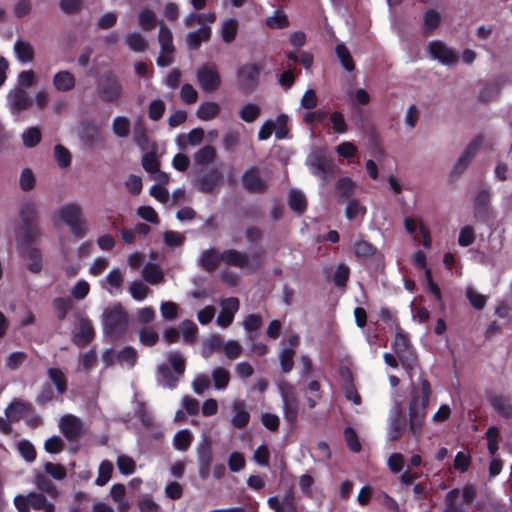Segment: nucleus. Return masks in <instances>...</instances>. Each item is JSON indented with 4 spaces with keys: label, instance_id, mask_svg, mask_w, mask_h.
I'll return each instance as SVG.
<instances>
[{
    "label": "nucleus",
    "instance_id": "f257e3e1",
    "mask_svg": "<svg viewBox=\"0 0 512 512\" xmlns=\"http://www.w3.org/2000/svg\"><path fill=\"white\" fill-rule=\"evenodd\" d=\"M430 395L431 386L427 379L420 377L417 383H412L409 401V430L416 440L422 434Z\"/></svg>",
    "mask_w": 512,
    "mask_h": 512
},
{
    "label": "nucleus",
    "instance_id": "f03ea898",
    "mask_svg": "<svg viewBox=\"0 0 512 512\" xmlns=\"http://www.w3.org/2000/svg\"><path fill=\"white\" fill-rule=\"evenodd\" d=\"M52 222L55 225H66L76 238H83L89 228L83 208L76 202H69L58 207L52 216Z\"/></svg>",
    "mask_w": 512,
    "mask_h": 512
},
{
    "label": "nucleus",
    "instance_id": "7ed1b4c3",
    "mask_svg": "<svg viewBox=\"0 0 512 512\" xmlns=\"http://www.w3.org/2000/svg\"><path fill=\"white\" fill-rule=\"evenodd\" d=\"M265 250L263 248L251 254L236 249H227L220 254V260L229 266H234L249 273L258 271L264 265Z\"/></svg>",
    "mask_w": 512,
    "mask_h": 512
},
{
    "label": "nucleus",
    "instance_id": "20e7f679",
    "mask_svg": "<svg viewBox=\"0 0 512 512\" xmlns=\"http://www.w3.org/2000/svg\"><path fill=\"white\" fill-rule=\"evenodd\" d=\"M102 323L108 335L118 338L127 330L128 314L120 303H115L104 309Z\"/></svg>",
    "mask_w": 512,
    "mask_h": 512
},
{
    "label": "nucleus",
    "instance_id": "39448f33",
    "mask_svg": "<svg viewBox=\"0 0 512 512\" xmlns=\"http://www.w3.org/2000/svg\"><path fill=\"white\" fill-rule=\"evenodd\" d=\"M307 165L310 172L322 180L325 185L334 175V160L321 150L311 152L307 158Z\"/></svg>",
    "mask_w": 512,
    "mask_h": 512
},
{
    "label": "nucleus",
    "instance_id": "423d86ee",
    "mask_svg": "<svg viewBox=\"0 0 512 512\" xmlns=\"http://www.w3.org/2000/svg\"><path fill=\"white\" fill-rule=\"evenodd\" d=\"M196 80L205 93H213L222 85V78L218 66L214 62H206L196 70Z\"/></svg>",
    "mask_w": 512,
    "mask_h": 512
},
{
    "label": "nucleus",
    "instance_id": "0eeeda50",
    "mask_svg": "<svg viewBox=\"0 0 512 512\" xmlns=\"http://www.w3.org/2000/svg\"><path fill=\"white\" fill-rule=\"evenodd\" d=\"M97 94L105 103H116L122 98L123 86L113 73H105L98 81Z\"/></svg>",
    "mask_w": 512,
    "mask_h": 512
},
{
    "label": "nucleus",
    "instance_id": "6e6552de",
    "mask_svg": "<svg viewBox=\"0 0 512 512\" xmlns=\"http://www.w3.org/2000/svg\"><path fill=\"white\" fill-rule=\"evenodd\" d=\"M260 67L254 63L244 64L237 70V84L245 94L252 93L259 83Z\"/></svg>",
    "mask_w": 512,
    "mask_h": 512
},
{
    "label": "nucleus",
    "instance_id": "1a4fd4ad",
    "mask_svg": "<svg viewBox=\"0 0 512 512\" xmlns=\"http://www.w3.org/2000/svg\"><path fill=\"white\" fill-rule=\"evenodd\" d=\"M392 346L402 365L407 369H413L417 361L416 355L411 349L407 335L400 328L397 330Z\"/></svg>",
    "mask_w": 512,
    "mask_h": 512
},
{
    "label": "nucleus",
    "instance_id": "9d476101",
    "mask_svg": "<svg viewBox=\"0 0 512 512\" xmlns=\"http://www.w3.org/2000/svg\"><path fill=\"white\" fill-rule=\"evenodd\" d=\"M59 428L64 436L70 441L78 440L85 433L82 420L72 414H67L61 417L59 421Z\"/></svg>",
    "mask_w": 512,
    "mask_h": 512
},
{
    "label": "nucleus",
    "instance_id": "9b49d317",
    "mask_svg": "<svg viewBox=\"0 0 512 512\" xmlns=\"http://www.w3.org/2000/svg\"><path fill=\"white\" fill-rule=\"evenodd\" d=\"M428 50L431 57L443 65H454L458 61L457 54L442 41H431Z\"/></svg>",
    "mask_w": 512,
    "mask_h": 512
},
{
    "label": "nucleus",
    "instance_id": "f8f14e48",
    "mask_svg": "<svg viewBox=\"0 0 512 512\" xmlns=\"http://www.w3.org/2000/svg\"><path fill=\"white\" fill-rule=\"evenodd\" d=\"M41 236L39 224L19 223L15 232L16 242L19 247H29L30 244L37 241Z\"/></svg>",
    "mask_w": 512,
    "mask_h": 512
},
{
    "label": "nucleus",
    "instance_id": "ddd939ff",
    "mask_svg": "<svg viewBox=\"0 0 512 512\" xmlns=\"http://www.w3.org/2000/svg\"><path fill=\"white\" fill-rule=\"evenodd\" d=\"M7 103L10 112L19 115L30 107L31 99L24 89L16 87L8 92Z\"/></svg>",
    "mask_w": 512,
    "mask_h": 512
},
{
    "label": "nucleus",
    "instance_id": "4468645a",
    "mask_svg": "<svg viewBox=\"0 0 512 512\" xmlns=\"http://www.w3.org/2000/svg\"><path fill=\"white\" fill-rule=\"evenodd\" d=\"M221 311L217 316L216 323L222 328H227L233 322L234 316L239 310L240 303L238 298L229 297L220 302Z\"/></svg>",
    "mask_w": 512,
    "mask_h": 512
},
{
    "label": "nucleus",
    "instance_id": "2eb2a0df",
    "mask_svg": "<svg viewBox=\"0 0 512 512\" xmlns=\"http://www.w3.org/2000/svg\"><path fill=\"white\" fill-rule=\"evenodd\" d=\"M482 141H483L482 137L479 136V137H476L474 140H472L469 143V145L466 147L464 152L461 154V156L456 161V163L453 167V170H452L453 175L458 176L466 170V168L468 167V165L470 164V162L472 161V159L475 157L478 150L480 149V147L482 145Z\"/></svg>",
    "mask_w": 512,
    "mask_h": 512
},
{
    "label": "nucleus",
    "instance_id": "dca6fc26",
    "mask_svg": "<svg viewBox=\"0 0 512 512\" xmlns=\"http://www.w3.org/2000/svg\"><path fill=\"white\" fill-rule=\"evenodd\" d=\"M406 428V420L402 415V409L399 404H396L390 411L389 426H388V439L395 441L399 439Z\"/></svg>",
    "mask_w": 512,
    "mask_h": 512
},
{
    "label": "nucleus",
    "instance_id": "f3484780",
    "mask_svg": "<svg viewBox=\"0 0 512 512\" xmlns=\"http://www.w3.org/2000/svg\"><path fill=\"white\" fill-rule=\"evenodd\" d=\"M268 179L260 174L257 168L247 170L242 176L244 188L252 193H262L267 189Z\"/></svg>",
    "mask_w": 512,
    "mask_h": 512
},
{
    "label": "nucleus",
    "instance_id": "a211bd4d",
    "mask_svg": "<svg viewBox=\"0 0 512 512\" xmlns=\"http://www.w3.org/2000/svg\"><path fill=\"white\" fill-rule=\"evenodd\" d=\"M199 476L206 479L212 462V451L208 439L203 438L197 447Z\"/></svg>",
    "mask_w": 512,
    "mask_h": 512
},
{
    "label": "nucleus",
    "instance_id": "6ab92c4d",
    "mask_svg": "<svg viewBox=\"0 0 512 512\" xmlns=\"http://www.w3.org/2000/svg\"><path fill=\"white\" fill-rule=\"evenodd\" d=\"M294 500V492L289 489L281 498L278 496L269 497L267 504L274 512H297Z\"/></svg>",
    "mask_w": 512,
    "mask_h": 512
},
{
    "label": "nucleus",
    "instance_id": "aec40b11",
    "mask_svg": "<svg viewBox=\"0 0 512 512\" xmlns=\"http://www.w3.org/2000/svg\"><path fill=\"white\" fill-rule=\"evenodd\" d=\"M491 204V193L488 189L478 192L474 200V216L480 221H486L489 216Z\"/></svg>",
    "mask_w": 512,
    "mask_h": 512
},
{
    "label": "nucleus",
    "instance_id": "412c9836",
    "mask_svg": "<svg viewBox=\"0 0 512 512\" xmlns=\"http://www.w3.org/2000/svg\"><path fill=\"white\" fill-rule=\"evenodd\" d=\"M222 176L217 170H211L197 179L199 190L213 194L220 187Z\"/></svg>",
    "mask_w": 512,
    "mask_h": 512
},
{
    "label": "nucleus",
    "instance_id": "4be33fe9",
    "mask_svg": "<svg viewBox=\"0 0 512 512\" xmlns=\"http://www.w3.org/2000/svg\"><path fill=\"white\" fill-rule=\"evenodd\" d=\"M231 410L233 412L232 426L237 429L246 427L250 421V414L246 409L244 400H234L231 404Z\"/></svg>",
    "mask_w": 512,
    "mask_h": 512
},
{
    "label": "nucleus",
    "instance_id": "5701e85b",
    "mask_svg": "<svg viewBox=\"0 0 512 512\" xmlns=\"http://www.w3.org/2000/svg\"><path fill=\"white\" fill-rule=\"evenodd\" d=\"M77 329L78 331L73 335V341L77 346L82 347L93 339L94 329L89 319L80 318Z\"/></svg>",
    "mask_w": 512,
    "mask_h": 512
},
{
    "label": "nucleus",
    "instance_id": "b1692460",
    "mask_svg": "<svg viewBox=\"0 0 512 512\" xmlns=\"http://www.w3.org/2000/svg\"><path fill=\"white\" fill-rule=\"evenodd\" d=\"M180 378L181 376L175 374L167 364H161L157 367L156 381L162 387L174 389Z\"/></svg>",
    "mask_w": 512,
    "mask_h": 512
},
{
    "label": "nucleus",
    "instance_id": "393cba45",
    "mask_svg": "<svg viewBox=\"0 0 512 512\" xmlns=\"http://www.w3.org/2000/svg\"><path fill=\"white\" fill-rule=\"evenodd\" d=\"M21 253L27 260V269L34 273H40L43 268V258L41 251L36 247L21 248Z\"/></svg>",
    "mask_w": 512,
    "mask_h": 512
},
{
    "label": "nucleus",
    "instance_id": "a878e982",
    "mask_svg": "<svg viewBox=\"0 0 512 512\" xmlns=\"http://www.w3.org/2000/svg\"><path fill=\"white\" fill-rule=\"evenodd\" d=\"M211 37V27L202 25L197 30L191 31L186 36V43L190 50H197L202 42L209 41Z\"/></svg>",
    "mask_w": 512,
    "mask_h": 512
},
{
    "label": "nucleus",
    "instance_id": "bb28decb",
    "mask_svg": "<svg viewBox=\"0 0 512 512\" xmlns=\"http://www.w3.org/2000/svg\"><path fill=\"white\" fill-rule=\"evenodd\" d=\"M52 84L59 92H69L74 89L76 78L70 71L61 70L53 76Z\"/></svg>",
    "mask_w": 512,
    "mask_h": 512
},
{
    "label": "nucleus",
    "instance_id": "cd10ccee",
    "mask_svg": "<svg viewBox=\"0 0 512 512\" xmlns=\"http://www.w3.org/2000/svg\"><path fill=\"white\" fill-rule=\"evenodd\" d=\"M142 277L151 285L164 282V273L160 266L155 263H148L143 267Z\"/></svg>",
    "mask_w": 512,
    "mask_h": 512
},
{
    "label": "nucleus",
    "instance_id": "c85d7f7f",
    "mask_svg": "<svg viewBox=\"0 0 512 512\" xmlns=\"http://www.w3.org/2000/svg\"><path fill=\"white\" fill-rule=\"evenodd\" d=\"M220 255L213 248L204 250L199 257V265L207 272H212L218 267Z\"/></svg>",
    "mask_w": 512,
    "mask_h": 512
},
{
    "label": "nucleus",
    "instance_id": "c756f323",
    "mask_svg": "<svg viewBox=\"0 0 512 512\" xmlns=\"http://www.w3.org/2000/svg\"><path fill=\"white\" fill-rule=\"evenodd\" d=\"M30 409V404L15 401L6 408L5 414L9 421H19L30 411Z\"/></svg>",
    "mask_w": 512,
    "mask_h": 512
},
{
    "label": "nucleus",
    "instance_id": "7c9ffc66",
    "mask_svg": "<svg viewBox=\"0 0 512 512\" xmlns=\"http://www.w3.org/2000/svg\"><path fill=\"white\" fill-rule=\"evenodd\" d=\"M20 223L38 224V209L33 201H25L20 209Z\"/></svg>",
    "mask_w": 512,
    "mask_h": 512
},
{
    "label": "nucleus",
    "instance_id": "2f4dec72",
    "mask_svg": "<svg viewBox=\"0 0 512 512\" xmlns=\"http://www.w3.org/2000/svg\"><path fill=\"white\" fill-rule=\"evenodd\" d=\"M14 52L22 63L32 62L34 59V48L29 42L17 40L14 43Z\"/></svg>",
    "mask_w": 512,
    "mask_h": 512
},
{
    "label": "nucleus",
    "instance_id": "473e14b6",
    "mask_svg": "<svg viewBox=\"0 0 512 512\" xmlns=\"http://www.w3.org/2000/svg\"><path fill=\"white\" fill-rule=\"evenodd\" d=\"M28 501L30 503V507L35 510H42L43 512H55V505L51 502H48L42 493H29Z\"/></svg>",
    "mask_w": 512,
    "mask_h": 512
},
{
    "label": "nucleus",
    "instance_id": "72a5a7b5",
    "mask_svg": "<svg viewBox=\"0 0 512 512\" xmlns=\"http://www.w3.org/2000/svg\"><path fill=\"white\" fill-rule=\"evenodd\" d=\"M34 484L42 492H45L52 498H57L59 491L54 483L42 473H36L34 477Z\"/></svg>",
    "mask_w": 512,
    "mask_h": 512
},
{
    "label": "nucleus",
    "instance_id": "f704fd0d",
    "mask_svg": "<svg viewBox=\"0 0 512 512\" xmlns=\"http://www.w3.org/2000/svg\"><path fill=\"white\" fill-rule=\"evenodd\" d=\"M220 112V106L216 102L207 101L202 103L197 111L196 116L203 121H209L218 116Z\"/></svg>",
    "mask_w": 512,
    "mask_h": 512
},
{
    "label": "nucleus",
    "instance_id": "c9c22d12",
    "mask_svg": "<svg viewBox=\"0 0 512 512\" xmlns=\"http://www.w3.org/2000/svg\"><path fill=\"white\" fill-rule=\"evenodd\" d=\"M80 137L89 145H95L101 141V132L94 124H83L80 129Z\"/></svg>",
    "mask_w": 512,
    "mask_h": 512
},
{
    "label": "nucleus",
    "instance_id": "e433bc0d",
    "mask_svg": "<svg viewBox=\"0 0 512 512\" xmlns=\"http://www.w3.org/2000/svg\"><path fill=\"white\" fill-rule=\"evenodd\" d=\"M157 16L149 8H142L138 13V24L144 31H151L156 27Z\"/></svg>",
    "mask_w": 512,
    "mask_h": 512
},
{
    "label": "nucleus",
    "instance_id": "4c0bfd02",
    "mask_svg": "<svg viewBox=\"0 0 512 512\" xmlns=\"http://www.w3.org/2000/svg\"><path fill=\"white\" fill-rule=\"evenodd\" d=\"M262 326V318L257 314H249L243 321V327L247 332V341L252 342L256 334L255 332Z\"/></svg>",
    "mask_w": 512,
    "mask_h": 512
},
{
    "label": "nucleus",
    "instance_id": "58836bf2",
    "mask_svg": "<svg viewBox=\"0 0 512 512\" xmlns=\"http://www.w3.org/2000/svg\"><path fill=\"white\" fill-rule=\"evenodd\" d=\"M211 377L214 387L217 390H224L230 382V372L228 369L217 366L212 370Z\"/></svg>",
    "mask_w": 512,
    "mask_h": 512
},
{
    "label": "nucleus",
    "instance_id": "ea45409f",
    "mask_svg": "<svg viewBox=\"0 0 512 512\" xmlns=\"http://www.w3.org/2000/svg\"><path fill=\"white\" fill-rule=\"evenodd\" d=\"M125 492L126 489L123 484H114L110 490V496L118 504L120 512H126L130 508V504L124 499Z\"/></svg>",
    "mask_w": 512,
    "mask_h": 512
},
{
    "label": "nucleus",
    "instance_id": "a19ab883",
    "mask_svg": "<svg viewBox=\"0 0 512 512\" xmlns=\"http://www.w3.org/2000/svg\"><path fill=\"white\" fill-rule=\"evenodd\" d=\"M493 408L503 417L512 418V401L504 396H494L491 399Z\"/></svg>",
    "mask_w": 512,
    "mask_h": 512
},
{
    "label": "nucleus",
    "instance_id": "79ce46f5",
    "mask_svg": "<svg viewBox=\"0 0 512 512\" xmlns=\"http://www.w3.org/2000/svg\"><path fill=\"white\" fill-rule=\"evenodd\" d=\"M217 152L216 149L211 145H206L200 148L194 154V161L198 165H207L214 162Z\"/></svg>",
    "mask_w": 512,
    "mask_h": 512
},
{
    "label": "nucleus",
    "instance_id": "37998d69",
    "mask_svg": "<svg viewBox=\"0 0 512 512\" xmlns=\"http://www.w3.org/2000/svg\"><path fill=\"white\" fill-rule=\"evenodd\" d=\"M48 376L51 382L55 385L59 394H64L67 390V378L64 372L59 368H49Z\"/></svg>",
    "mask_w": 512,
    "mask_h": 512
},
{
    "label": "nucleus",
    "instance_id": "c03bdc74",
    "mask_svg": "<svg viewBox=\"0 0 512 512\" xmlns=\"http://www.w3.org/2000/svg\"><path fill=\"white\" fill-rule=\"evenodd\" d=\"M130 120L125 116H116L112 121L113 133L119 138H126L130 134Z\"/></svg>",
    "mask_w": 512,
    "mask_h": 512
},
{
    "label": "nucleus",
    "instance_id": "a18cd8bd",
    "mask_svg": "<svg viewBox=\"0 0 512 512\" xmlns=\"http://www.w3.org/2000/svg\"><path fill=\"white\" fill-rule=\"evenodd\" d=\"M125 43L134 52H143L147 49V42L139 32H131L125 36Z\"/></svg>",
    "mask_w": 512,
    "mask_h": 512
},
{
    "label": "nucleus",
    "instance_id": "49530a36",
    "mask_svg": "<svg viewBox=\"0 0 512 512\" xmlns=\"http://www.w3.org/2000/svg\"><path fill=\"white\" fill-rule=\"evenodd\" d=\"M238 31V21L235 18H229L222 23L221 36L226 43L232 42Z\"/></svg>",
    "mask_w": 512,
    "mask_h": 512
},
{
    "label": "nucleus",
    "instance_id": "de8ad7c7",
    "mask_svg": "<svg viewBox=\"0 0 512 512\" xmlns=\"http://www.w3.org/2000/svg\"><path fill=\"white\" fill-rule=\"evenodd\" d=\"M222 338L219 335H213L203 342L201 355L203 358H209L214 352L222 349Z\"/></svg>",
    "mask_w": 512,
    "mask_h": 512
},
{
    "label": "nucleus",
    "instance_id": "09e8293b",
    "mask_svg": "<svg viewBox=\"0 0 512 512\" xmlns=\"http://www.w3.org/2000/svg\"><path fill=\"white\" fill-rule=\"evenodd\" d=\"M335 51L343 68L348 72H352L355 69V64L348 48L343 43H340L336 46Z\"/></svg>",
    "mask_w": 512,
    "mask_h": 512
},
{
    "label": "nucleus",
    "instance_id": "8fccbe9b",
    "mask_svg": "<svg viewBox=\"0 0 512 512\" xmlns=\"http://www.w3.org/2000/svg\"><path fill=\"white\" fill-rule=\"evenodd\" d=\"M260 114L261 107L255 103H246L241 107L239 111V117L247 123L254 122L260 116Z\"/></svg>",
    "mask_w": 512,
    "mask_h": 512
},
{
    "label": "nucleus",
    "instance_id": "3c124183",
    "mask_svg": "<svg viewBox=\"0 0 512 512\" xmlns=\"http://www.w3.org/2000/svg\"><path fill=\"white\" fill-rule=\"evenodd\" d=\"M167 359L169 364L172 366L174 373L182 377L186 368L185 357L178 351H171L168 353Z\"/></svg>",
    "mask_w": 512,
    "mask_h": 512
},
{
    "label": "nucleus",
    "instance_id": "603ef678",
    "mask_svg": "<svg viewBox=\"0 0 512 512\" xmlns=\"http://www.w3.org/2000/svg\"><path fill=\"white\" fill-rule=\"evenodd\" d=\"M192 440V433L187 429H183L174 435L173 446L179 451H186L190 447Z\"/></svg>",
    "mask_w": 512,
    "mask_h": 512
},
{
    "label": "nucleus",
    "instance_id": "864d4df0",
    "mask_svg": "<svg viewBox=\"0 0 512 512\" xmlns=\"http://www.w3.org/2000/svg\"><path fill=\"white\" fill-rule=\"evenodd\" d=\"M289 206L292 210L303 213L307 206L305 195L300 190H291L289 193Z\"/></svg>",
    "mask_w": 512,
    "mask_h": 512
},
{
    "label": "nucleus",
    "instance_id": "5fc2aeb1",
    "mask_svg": "<svg viewBox=\"0 0 512 512\" xmlns=\"http://www.w3.org/2000/svg\"><path fill=\"white\" fill-rule=\"evenodd\" d=\"M128 291L136 301H143L151 292L147 285L138 280L132 281L129 284Z\"/></svg>",
    "mask_w": 512,
    "mask_h": 512
},
{
    "label": "nucleus",
    "instance_id": "6e6d98bb",
    "mask_svg": "<svg viewBox=\"0 0 512 512\" xmlns=\"http://www.w3.org/2000/svg\"><path fill=\"white\" fill-rule=\"evenodd\" d=\"M185 343H193L198 331L197 325L191 320H184L178 327Z\"/></svg>",
    "mask_w": 512,
    "mask_h": 512
},
{
    "label": "nucleus",
    "instance_id": "4d7b16f0",
    "mask_svg": "<svg viewBox=\"0 0 512 512\" xmlns=\"http://www.w3.org/2000/svg\"><path fill=\"white\" fill-rule=\"evenodd\" d=\"M158 41L160 45V50H175L173 45V36L171 30L164 25L160 24L159 33H158Z\"/></svg>",
    "mask_w": 512,
    "mask_h": 512
},
{
    "label": "nucleus",
    "instance_id": "13d9d810",
    "mask_svg": "<svg viewBox=\"0 0 512 512\" xmlns=\"http://www.w3.org/2000/svg\"><path fill=\"white\" fill-rule=\"evenodd\" d=\"M288 117L285 114H280L275 120H272L273 132L277 139H285L288 136L289 130L287 127Z\"/></svg>",
    "mask_w": 512,
    "mask_h": 512
},
{
    "label": "nucleus",
    "instance_id": "bf43d9fd",
    "mask_svg": "<svg viewBox=\"0 0 512 512\" xmlns=\"http://www.w3.org/2000/svg\"><path fill=\"white\" fill-rule=\"evenodd\" d=\"M113 464L108 460H104L100 463L98 468V476L95 480L96 485L104 486L108 483L113 472Z\"/></svg>",
    "mask_w": 512,
    "mask_h": 512
},
{
    "label": "nucleus",
    "instance_id": "052dcab7",
    "mask_svg": "<svg viewBox=\"0 0 512 512\" xmlns=\"http://www.w3.org/2000/svg\"><path fill=\"white\" fill-rule=\"evenodd\" d=\"M139 341L144 346H153L159 340V335L153 327H144L138 331Z\"/></svg>",
    "mask_w": 512,
    "mask_h": 512
},
{
    "label": "nucleus",
    "instance_id": "680f3d73",
    "mask_svg": "<svg viewBox=\"0 0 512 512\" xmlns=\"http://www.w3.org/2000/svg\"><path fill=\"white\" fill-rule=\"evenodd\" d=\"M266 24L271 29H283L289 26V20L283 11L277 10L267 18Z\"/></svg>",
    "mask_w": 512,
    "mask_h": 512
},
{
    "label": "nucleus",
    "instance_id": "e2e57ef3",
    "mask_svg": "<svg viewBox=\"0 0 512 512\" xmlns=\"http://www.w3.org/2000/svg\"><path fill=\"white\" fill-rule=\"evenodd\" d=\"M117 361L121 364H125L128 367H133L137 361V352L136 350L131 346L124 347L121 351L117 354Z\"/></svg>",
    "mask_w": 512,
    "mask_h": 512
},
{
    "label": "nucleus",
    "instance_id": "0e129e2a",
    "mask_svg": "<svg viewBox=\"0 0 512 512\" xmlns=\"http://www.w3.org/2000/svg\"><path fill=\"white\" fill-rule=\"evenodd\" d=\"M460 490L455 488L449 491L445 497V508L443 512H464L462 507L457 504Z\"/></svg>",
    "mask_w": 512,
    "mask_h": 512
},
{
    "label": "nucleus",
    "instance_id": "69168bd1",
    "mask_svg": "<svg viewBox=\"0 0 512 512\" xmlns=\"http://www.w3.org/2000/svg\"><path fill=\"white\" fill-rule=\"evenodd\" d=\"M366 214V207L361 205L357 200L350 201L345 209V216L349 221H353L358 217Z\"/></svg>",
    "mask_w": 512,
    "mask_h": 512
},
{
    "label": "nucleus",
    "instance_id": "338daca9",
    "mask_svg": "<svg viewBox=\"0 0 512 512\" xmlns=\"http://www.w3.org/2000/svg\"><path fill=\"white\" fill-rule=\"evenodd\" d=\"M353 250L355 255L359 258L372 257L376 252V248L372 244L364 240H359L355 242Z\"/></svg>",
    "mask_w": 512,
    "mask_h": 512
},
{
    "label": "nucleus",
    "instance_id": "774afa93",
    "mask_svg": "<svg viewBox=\"0 0 512 512\" xmlns=\"http://www.w3.org/2000/svg\"><path fill=\"white\" fill-rule=\"evenodd\" d=\"M22 140L26 147L32 148L40 142L41 132L37 127L27 128L22 133Z\"/></svg>",
    "mask_w": 512,
    "mask_h": 512
}]
</instances>
